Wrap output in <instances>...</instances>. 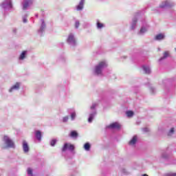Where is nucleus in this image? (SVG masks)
Here are the masks:
<instances>
[{"label": "nucleus", "mask_w": 176, "mask_h": 176, "mask_svg": "<svg viewBox=\"0 0 176 176\" xmlns=\"http://www.w3.org/2000/svg\"><path fill=\"white\" fill-rule=\"evenodd\" d=\"M23 23H27V19H23Z\"/></svg>", "instance_id": "33"}, {"label": "nucleus", "mask_w": 176, "mask_h": 176, "mask_svg": "<svg viewBox=\"0 0 176 176\" xmlns=\"http://www.w3.org/2000/svg\"><path fill=\"white\" fill-rule=\"evenodd\" d=\"M107 63L104 61L100 62L99 64L96 67L95 72L97 75H101L102 72V68H105L107 67Z\"/></svg>", "instance_id": "1"}, {"label": "nucleus", "mask_w": 176, "mask_h": 176, "mask_svg": "<svg viewBox=\"0 0 176 176\" xmlns=\"http://www.w3.org/2000/svg\"><path fill=\"white\" fill-rule=\"evenodd\" d=\"M133 24H137V20L133 21Z\"/></svg>", "instance_id": "31"}, {"label": "nucleus", "mask_w": 176, "mask_h": 176, "mask_svg": "<svg viewBox=\"0 0 176 176\" xmlns=\"http://www.w3.org/2000/svg\"><path fill=\"white\" fill-rule=\"evenodd\" d=\"M90 144L89 143H85L84 145V148L85 149V151H90Z\"/></svg>", "instance_id": "16"}, {"label": "nucleus", "mask_w": 176, "mask_h": 176, "mask_svg": "<svg viewBox=\"0 0 176 176\" xmlns=\"http://www.w3.org/2000/svg\"><path fill=\"white\" fill-rule=\"evenodd\" d=\"M30 3H32V0H27L25 2V3L23 4V10H25V9H27V8H28V6L30 5Z\"/></svg>", "instance_id": "11"}, {"label": "nucleus", "mask_w": 176, "mask_h": 176, "mask_svg": "<svg viewBox=\"0 0 176 176\" xmlns=\"http://www.w3.org/2000/svg\"><path fill=\"white\" fill-rule=\"evenodd\" d=\"M84 4H85V0H81L79 5L77 6V10H82V9H83Z\"/></svg>", "instance_id": "10"}, {"label": "nucleus", "mask_w": 176, "mask_h": 176, "mask_svg": "<svg viewBox=\"0 0 176 176\" xmlns=\"http://www.w3.org/2000/svg\"><path fill=\"white\" fill-rule=\"evenodd\" d=\"M68 119H69V117L68 116H65V117L63 118V122L64 123H65L66 122H68Z\"/></svg>", "instance_id": "24"}, {"label": "nucleus", "mask_w": 176, "mask_h": 176, "mask_svg": "<svg viewBox=\"0 0 176 176\" xmlns=\"http://www.w3.org/2000/svg\"><path fill=\"white\" fill-rule=\"evenodd\" d=\"M174 133V128L170 129L168 135H170V134H173Z\"/></svg>", "instance_id": "26"}, {"label": "nucleus", "mask_w": 176, "mask_h": 176, "mask_svg": "<svg viewBox=\"0 0 176 176\" xmlns=\"http://www.w3.org/2000/svg\"><path fill=\"white\" fill-rule=\"evenodd\" d=\"M79 25H80L79 22H76V23H75V28H79Z\"/></svg>", "instance_id": "27"}, {"label": "nucleus", "mask_w": 176, "mask_h": 176, "mask_svg": "<svg viewBox=\"0 0 176 176\" xmlns=\"http://www.w3.org/2000/svg\"><path fill=\"white\" fill-rule=\"evenodd\" d=\"M28 175L34 176V175H32V169H31V168H28Z\"/></svg>", "instance_id": "22"}, {"label": "nucleus", "mask_w": 176, "mask_h": 176, "mask_svg": "<svg viewBox=\"0 0 176 176\" xmlns=\"http://www.w3.org/2000/svg\"><path fill=\"white\" fill-rule=\"evenodd\" d=\"M27 53V51H23L21 55H20V57H19V60H24V58H25V54Z\"/></svg>", "instance_id": "15"}, {"label": "nucleus", "mask_w": 176, "mask_h": 176, "mask_svg": "<svg viewBox=\"0 0 176 176\" xmlns=\"http://www.w3.org/2000/svg\"><path fill=\"white\" fill-rule=\"evenodd\" d=\"M35 135H36V138L38 141H41L42 140V132H41V131H36Z\"/></svg>", "instance_id": "8"}, {"label": "nucleus", "mask_w": 176, "mask_h": 176, "mask_svg": "<svg viewBox=\"0 0 176 176\" xmlns=\"http://www.w3.org/2000/svg\"><path fill=\"white\" fill-rule=\"evenodd\" d=\"M97 28H104V24L100 22L97 23Z\"/></svg>", "instance_id": "21"}, {"label": "nucleus", "mask_w": 176, "mask_h": 176, "mask_svg": "<svg viewBox=\"0 0 176 176\" xmlns=\"http://www.w3.org/2000/svg\"><path fill=\"white\" fill-rule=\"evenodd\" d=\"M3 141H4L5 144L7 145V146H6L7 148H14V143L7 135H5L3 137Z\"/></svg>", "instance_id": "2"}, {"label": "nucleus", "mask_w": 176, "mask_h": 176, "mask_svg": "<svg viewBox=\"0 0 176 176\" xmlns=\"http://www.w3.org/2000/svg\"><path fill=\"white\" fill-rule=\"evenodd\" d=\"M170 176H176V173H173Z\"/></svg>", "instance_id": "32"}, {"label": "nucleus", "mask_w": 176, "mask_h": 176, "mask_svg": "<svg viewBox=\"0 0 176 176\" xmlns=\"http://www.w3.org/2000/svg\"><path fill=\"white\" fill-rule=\"evenodd\" d=\"M56 142H57V140L56 139H53L52 140H51V142H50L51 146H54Z\"/></svg>", "instance_id": "20"}, {"label": "nucleus", "mask_w": 176, "mask_h": 176, "mask_svg": "<svg viewBox=\"0 0 176 176\" xmlns=\"http://www.w3.org/2000/svg\"><path fill=\"white\" fill-rule=\"evenodd\" d=\"M92 109L94 108V107H91Z\"/></svg>", "instance_id": "35"}, {"label": "nucleus", "mask_w": 176, "mask_h": 176, "mask_svg": "<svg viewBox=\"0 0 176 176\" xmlns=\"http://www.w3.org/2000/svg\"><path fill=\"white\" fill-rule=\"evenodd\" d=\"M92 120H93V116H90V117L89 118V119H88V122H89V123H91Z\"/></svg>", "instance_id": "28"}, {"label": "nucleus", "mask_w": 176, "mask_h": 176, "mask_svg": "<svg viewBox=\"0 0 176 176\" xmlns=\"http://www.w3.org/2000/svg\"><path fill=\"white\" fill-rule=\"evenodd\" d=\"M23 149L25 153H27L30 151V146H28V143L25 140L23 142Z\"/></svg>", "instance_id": "6"}, {"label": "nucleus", "mask_w": 176, "mask_h": 176, "mask_svg": "<svg viewBox=\"0 0 176 176\" xmlns=\"http://www.w3.org/2000/svg\"><path fill=\"white\" fill-rule=\"evenodd\" d=\"M141 34H144V32H146V29L145 28H142L140 29Z\"/></svg>", "instance_id": "25"}, {"label": "nucleus", "mask_w": 176, "mask_h": 176, "mask_svg": "<svg viewBox=\"0 0 176 176\" xmlns=\"http://www.w3.org/2000/svg\"><path fill=\"white\" fill-rule=\"evenodd\" d=\"M19 89H20V83L16 82L14 85H13L10 88V92L12 93V91H13V90H19Z\"/></svg>", "instance_id": "7"}, {"label": "nucleus", "mask_w": 176, "mask_h": 176, "mask_svg": "<svg viewBox=\"0 0 176 176\" xmlns=\"http://www.w3.org/2000/svg\"><path fill=\"white\" fill-rule=\"evenodd\" d=\"M155 41H162V39H164V34H159L155 37Z\"/></svg>", "instance_id": "9"}, {"label": "nucleus", "mask_w": 176, "mask_h": 176, "mask_svg": "<svg viewBox=\"0 0 176 176\" xmlns=\"http://www.w3.org/2000/svg\"><path fill=\"white\" fill-rule=\"evenodd\" d=\"M67 149H69V151H74L75 149V146H74V144L65 143L62 148V152H65Z\"/></svg>", "instance_id": "3"}, {"label": "nucleus", "mask_w": 176, "mask_h": 176, "mask_svg": "<svg viewBox=\"0 0 176 176\" xmlns=\"http://www.w3.org/2000/svg\"><path fill=\"white\" fill-rule=\"evenodd\" d=\"M168 56V52H164V57L161 58L160 59V61H162V60H164V58H167V56Z\"/></svg>", "instance_id": "17"}, {"label": "nucleus", "mask_w": 176, "mask_h": 176, "mask_svg": "<svg viewBox=\"0 0 176 176\" xmlns=\"http://www.w3.org/2000/svg\"><path fill=\"white\" fill-rule=\"evenodd\" d=\"M142 176H148L147 174H144Z\"/></svg>", "instance_id": "34"}, {"label": "nucleus", "mask_w": 176, "mask_h": 176, "mask_svg": "<svg viewBox=\"0 0 176 176\" xmlns=\"http://www.w3.org/2000/svg\"><path fill=\"white\" fill-rule=\"evenodd\" d=\"M42 23H43V25H45V21L43 19L41 20Z\"/></svg>", "instance_id": "30"}, {"label": "nucleus", "mask_w": 176, "mask_h": 176, "mask_svg": "<svg viewBox=\"0 0 176 176\" xmlns=\"http://www.w3.org/2000/svg\"><path fill=\"white\" fill-rule=\"evenodd\" d=\"M120 124L118 122H113L107 126L108 129H116L117 130H120Z\"/></svg>", "instance_id": "4"}, {"label": "nucleus", "mask_w": 176, "mask_h": 176, "mask_svg": "<svg viewBox=\"0 0 176 176\" xmlns=\"http://www.w3.org/2000/svg\"><path fill=\"white\" fill-rule=\"evenodd\" d=\"M135 142H137V136H133V138H132V140H130L129 144L130 145H135Z\"/></svg>", "instance_id": "12"}, {"label": "nucleus", "mask_w": 176, "mask_h": 176, "mask_svg": "<svg viewBox=\"0 0 176 176\" xmlns=\"http://www.w3.org/2000/svg\"><path fill=\"white\" fill-rule=\"evenodd\" d=\"M67 43H73V45H76V41H75V38L74 35L69 34L67 38Z\"/></svg>", "instance_id": "5"}, {"label": "nucleus", "mask_w": 176, "mask_h": 176, "mask_svg": "<svg viewBox=\"0 0 176 176\" xmlns=\"http://www.w3.org/2000/svg\"><path fill=\"white\" fill-rule=\"evenodd\" d=\"M166 6H168V1H167L164 3H162V4L160 6V8H166Z\"/></svg>", "instance_id": "19"}, {"label": "nucleus", "mask_w": 176, "mask_h": 176, "mask_svg": "<svg viewBox=\"0 0 176 176\" xmlns=\"http://www.w3.org/2000/svg\"><path fill=\"white\" fill-rule=\"evenodd\" d=\"M78 135V132H76V131H73L70 133V137H72V138H76Z\"/></svg>", "instance_id": "13"}, {"label": "nucleus", "mask_w": 176, "mask_h": 176, "mask_svg": "<svg viewBox=\"0 0 176 176\" xmlns=\"http://www.w3.org/2000/svg\"><path fill=\"white\" fill-rule=\"evenodd\" d=\"M76 117V113L74 112L71 114V119L72 120H74L75 118Z\"/></svg>", "instance_id": "23"}, {"label": "nucleus", "mask_w": 176, "mask_h": 176, "mask_svg": "<svg viewBox=\"0 0 176 176\" xmlns=\"http://www.w3.org/2000/svg\"><path fill=\"white\" fill-rule=\"evenodd\" d=\"M143 69L145 74H151V69L149 68V67L143 66Z\"/></svg>", "instance_id": "14"}, {"label": "nucleus", "mask_w": 176, "mask_h": 176, "mask_svg": "<svg viewBox=\"0 0 176 176\" xmlns=\"http://www.w3.org/2000/svg\"><path fill=\"white\" fill-rule=\"evenodd\" d=\"M133 115L134 112H133V111H126V116H128V118H131V116H133Z\"/></svg>", "instance_id": "18"}, {"label": "nucleus", "mask_w": 176, "mask_h": 176, "mask_svg": "<svg viewBox=\"0 0 176 176\" xmlns=\"http://www.w3.org/2000/svg\"><path fill=\"white\" fill-rule=\"evenodd\" d=\"M144 131L146 132V131H149V129L148 128H144Z\"/></svg>", "instance_id": "29"}]
</instances>
